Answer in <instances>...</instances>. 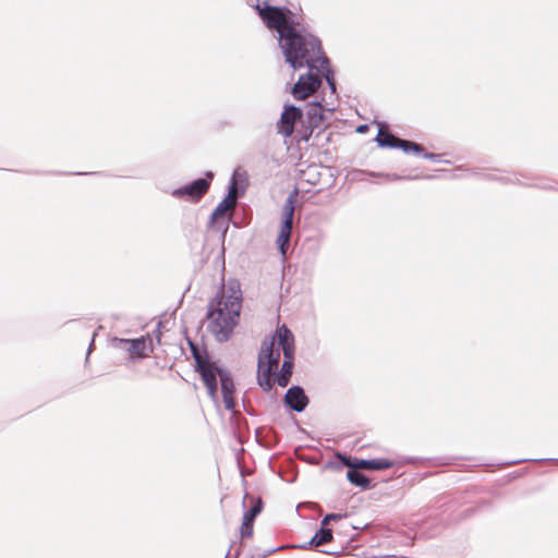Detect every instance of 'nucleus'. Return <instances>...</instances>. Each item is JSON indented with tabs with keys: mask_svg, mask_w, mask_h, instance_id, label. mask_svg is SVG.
<instances>
[{
	"mask_svg": "<svg viewBox=\"0 0 558 558\" xmlns=\"http://www.w3.org/2000/svg\"><path fill=\"white\" fill-rule=\"evenodd\" d=\"M274 374V371H270L269 367H257V381L259 387L268 392L272 388V381H271V375Z\"/></svg>",
	"mask_w": 558,
	"mask_h": 558,
	"instance_id": "obj_18",
	"label": "nucleus"
},
{
	"mask_svg": "<svg viewBox=\"0 0 558 558\" xmlns=\"http://www.w3.org/2000/svg\"><path fill=\"white\" fill-rule=\"evenodd\" d=\"M283 401L291 410L301 413L308 404V397L301 386L294 385L287 390Z\"/></svg>",
	"mask_w": 558,
	"mask_h": 558,
	"instance_id": "obj_9",
	"label": "nucleus"
},
{
	"mask_svg": "<svg viewBox=\"0 0 558 558\" xmlns=\"http://www.w3.org/2000/svg\"><path fill=\"white\" fill-rule=\"evenodd\" d=\"M130 340L131 339L113 338L112 339V345L116 349H120V350L129 352Z\"/></svg>",
	"mask_w": 558,
	"mask_h": 558,
	"instance_id": "obj_24",
	"label": "nucleus"
},
{
	"mask_svg": "<svg viewBox=\"0 0 558 558\" xmlns=\"http://www.w3.org/2000/svg\"><path fill=\"white\" fill-rule=\"evenodd\" d=\"M351 469L347 472V480L355 485L356 487H360L362 489H367L369 487V480L357 469L354 466H350Z\"/></svg>",
	"mask_w": 558,
	"mask_h": 558,
	"instance_id": "obj_17",
	"label": "nucleus"
},
{
	"mask_svg": "<svg viewBox=\"0 0 558 558\" xmlns=\"http://www.w3.org/2000/svg\"><path fill=\"white\" fill-rule=\"evenodd\" d=\"M372 175L373 177H383V178L387 179L388 181H397V180L401 179V177L398 175L397 173H375V172H372Z\"/></svg>",
	"mask_w": 558,
	"mask_h": 558,
	"instance_id": "obj_29",
	"label": "nucleus"
},
{
	"mask_svg": "<svg viewBox=\"0 0 558 558\" xmlns=\"http://www.w3.org/2000/svg\"><path fill=\"white\" fill-rule=\"evenodd\" d=\"M263 502L260 499H257L255 504L244 513L243 520L246 522H254L255 518L262 512Z\"/></svg>",
	"mask_w": 558,
	"mask_h": 558,
	"instance_id": "obj_23",
	"label": "nucleus"
},
{
	"mask_svg": "<svg viewBox=\"0 0 558 558\" xmlns=\"http://www.w3.org/2000/svg\"><path fill=\"white\" fill-rule=\"evenodd\" d=\"M367 129H368V125H367V124H362V125H359V126L356 128V132H357V133H365V132L367 131Z\"/></svg>",
	"mask_w": 558,
	"mask_h": 558,
	"instance_id": "obj_31",
	"label": "nucleus"
},
{
	"mask_svg": "<svg viewBox=\"0 0 558 558\" xmlns=\"http://www.w3.org/2000/svg\"><path fill=\"white\" fill-rule=\"evenodd\" d=\"M284 61L294 70H314L326 59L320 40L298 23L292 29L281 33L278 38Z\"/></svg>",
	"mask_w": 558,
	"mask_h": 558,
	"instance_id": "obj_2",
	"label": "nucleus"
},
{
	"mask_svg": "<svg viewBox=\"0 0 558 558\" xmlns=\"http://www.w3.org/2000/svg\"><path fill=\"white\" fill-rule=\"evenodd\" d=\"M242 292L236 281L222 286L207 308V329L219 342L229 340L242 307Z\"/></svg>",
	"mask_w": 558,
	"mask_h": 558,
	"instance_id": "obj_1",
	"label": "nucleus"
},
{
	"mask_svg": "<svg viewBox=\"0 0 558 558\" xmlns=\"http://www.w3.org/2000/svg\"><path fill=\"white\" fill-rule=\"evenodd\" d=\"M398 140L389 132L383 131V128H379L375 141L379 147L397 148Z\"/></svg>",
	"mask_w": 558,
	"mask_h": 558,
	"instance_id": "obj_19",
	"label": "nucleus"
},
{
	"mask_svg": "<svg viewBox=\"0 0 558 558\" xmlns=\"http://www.w3.org/2000/svg\"><path fill=\"white\" fill-rule=\"evenodd\" d=\"M298 195V189H294L288 195L282 208V221L280 227L292 228Z\"/></svg>",
	"mask_w": 558,
	"mask_h": 558,
	"instance_id": "obj_13",
	"label": "nucleus"
},
{
	"mask_svg": "<svg viewBox=\"0 0 558 558\" xmlns=\"http://www.w3.org/2000/svg\"><path fill=\"white\" fill-rule=\"evenodd\" d=\"M310 119L312 120V123L315 124L317 121H320L324 117V114L320 112V107L315 106L311 109L308 112Z\"/></svg>",
	"mask_w": 558,
	"mask_h": 558,
	"instance_id": "obj_25",
	"label": "nucleus"
},
{
	"mask_svg": "<svg viewBox=\"0 0 558 558\" xmlns=\"http://www.w3.org/2000/svg\"><path fill=\"white\" fill-rule=\"evenodd\" d=\"M397 148L402 149L404 153L421 154L424 151V148L422 145H420L415 142L407 141V140H398Z\"/></svg>",
	"mask_w": 558,
	"mask_h": 558,
	"instance_id": "obj_22",
	"label": "nucleus"
},
{
	"mask_svg": "<svg viewBox=\"0 0 558 558\" xmlns=\"http://www.w3.org/2000/svg\"><path fill=\"white\" fill-rule=\"evenodd\" d=\"M193 357L196 364V372L201 375L209 398L217 401V376L220 380L221 393L225 408L228 411H234L235 402L233 399L234 384L233 379L226 368L210 362L208 357L201 353L193 344H191Z\"/></svg>",
	"mask_w": 558,
	"mask_h": 558,
	"instance_id": "obj_3",
	"label": "nucleus"
},
{
	"mask_svg": "<svg viewBox=\"0 0 558 558\" xmlns=\"http://www.w3.org/2000/svg\"><path fill=\"white\" fill-rule=\"evenodd\" d=\"M235 199H229V197H225L214 209L210 216V221L214 222L220 216H223L228 209L235 206Z\"/></svg>",
	"mask_w": 558,
	"mask_h": 558,
	"instance_id": "obj_21",
	"label": "nucleus"
},
{
	"mask_svg": "<svg viewBox=\"0 0 558 558\" xmlns=\"http://www.w3.org/2000/svg\"><path fill=\"white\" fill-rule=\"evenodd\" d=\"M332 539V531L329 527L320 526V529L314 534L307 544L300 545V548H306L307 546L318 547Z\"/></svg>",
	"mask_w": 558,
	"mask_h": 558,
	"instance_id": "obj_14",
	"label": "nucleus"
},
{
	"mask_svg": "<svg viewBox=\"0 0 558 558\" xmlns=\"http://www.w3.org/2000/svg\"><path fill=\"white\" fill-rule=\"evenodd\" d=\"M347 514H342V513H328L326 514L323 520H322V525L323 526H326L330 521H336V520H339V519H342V518H345Z\"/></svg>",
	"mask_w": 558,
	"mask_h": 558,
	"instance_id": "obj_27",
	"label": "nucleus"
},
{
	"mask_svg": "<svg viewBox=\"0 0 558 558\" xmlns=\"http://www.w3.org/2000/svg\"><path fill=\"white\" fill-rule=\"evenodd\" d=\"M272 339H277L279 347L282 349L283 357L294 360V336L286 325L277 328Z\"/></svg>",
	"mask_w": 558,
	"mask_h": 558,
	"instance_id": "obj_10",
	"label": "nucleus"
},
{
	"mask_svg": "<svg viewBox=\"0 0 558 558\" xmlns=\"http://www.w3.org/2000/svg\"><path fill=\"white\" fill-rule=\"evenodd\" d=\"M280 359V352L278 349L274 347V339H265L262 342V349L258 354V368L269 367L270 371H276L278 368Z\"/></svg>",
	"mask_w": 558,
	"mask_h": 558,
	"instance_id": "obj_8",
	"label": "nucleus"
},
{
	"mask_svg": "<svg viewBox=\"0 0 558 558\" xmlns=\"http://www.w3.org/2000/svg\"><path fill=\"white\" fill-rule=\"evenodd\" d=\"M423 157L425 159L432 160L434 162H440L441 161V155H438V154L425 153V154H423Z\"/></svg>",
	"mask_w": 558,
	"mask_h": 558,
	"instance_id": "obj_30",
	"label": "nucleus"
},
{
	"mask_svg": "<svg viewBox=\"0 0 558 558\" xmlns=\"http://www.w3.org/2000/svg\"><path fill=\"white\" fill-rule=\"evenodd\" d=\"M314 70L317 73L322 74V76L325 78L326 83L330 87V90L332 93H335L336 92V82H335V77H333V72L329 65V59L328 58L322 59L320 64H318Z\"/></svg>",
	"mask_w": 558,
	"mask_h": 558,
	"instance_id": "obj_16",
	"label": "nucleus"
},
{
	"mask_svg": "<svg viewBox=\"0 0 558 558\" xmlns=\"http://www.w3.org/2000/svg\"><path fill=\"white\" fill-rule=\"evenodd\" d=\"M292 228L280 227L279 234L277 236L276 243L279 248V252L282 255H286L290 239H291Z\"/></svg>",
	"mask_w": 558,
	"mask_h": 558,
	"instance_id": "obj_20",
	"label": "nucleus"
},
{
	"mask_svg": "<svg viewBox=\"0 0 558 558\" xmlns=\"http://www.w3.org/2000/svg\"><path fill=\"white\" fill-rule=\"evenodd\" d=\"M256 9L266 26L278 33V38H281V33L296 26V23L291 19L292 12L286 7H274L263 2L262 5L257 4Z\"/></svg>",
	"mask_w": 558,
	"mask_h": 558,
	"instance_id": "obj_4",
	"label": "nucleus"
},
{
	"mask_svg": "<svg viewBox=\"0 0 558 558\" xmlns=\"http://www.w3.org/2000/svg\"><path fill=\"white\" fill-rule=\"evenodd\" d=\"M342 460L344 464L348 466H354L366 470H385L393 465V463L390 460L385 458L361 459L357 460L356 462H351L349 458H343Z\"/></svg>",
	"mask_w": 558,
	"mask_h": 558,
	"instance_id": "obj_11",
	"label": "nucleus"
},
{
	"mask_svg": "<svg viewBox=\"0 0 558 558\" xmlns=\"http://www.w3.org/2000/svg\"><path fill=\"white\" fill-rule=\"evenodd\" d=\"M213 178L214 173L207 171L205 178L196 179L189 184L172 190L171 195L177 198H185L186 201L196 203L208 191Z\"/></svg>",
	"mask_w": 558,
	"mask_h": 558,
	"instance_id": "obj_5",
	"label": "nucleus"
},
{
	"mask_svg": "<svg viewBox=\"0 0 558 558\" xmlns=\"http://www.w3.org/2000/svg\"><path fill=\"white\" fill-rule=\"evenodd\" d=\"M241 535L243 537H250L253 535V523L252 522H246L245 520H243L242 526H241Z\"/></svg>",
	"mask_w": 558,
	"mask_h": 558,
	"instance_id": "obj_28",
	"label": "nucleus"
},
{
	"mask_svg": "<svg viewBox=\"0 0 558 558\" xmlns=\"http://www.w3.org/2000/svg\"><path fill=\"white\" fill-rule=\"evenodd\" d=\"M227 197H229V199H235L236 201V197H238V186H236V180L234 178V175L232 177V180L230 182V185L228 187V195Z\"/></svg>",
	"mask_w": 558,
	"mask_h": 558,
	"instance_id": "obj_26",
	"label": "nucleus"
},
{
	"mask_svg": "<svg viewBox=\"0 0 558 558\" xmlns=\"http://www.w3.org/2000/svg\"><path fill=\"white\" fill-rule=\"evenodd\" d=\"M294 360L283 359L281 368L277 374L276 380L280 387H287L293 373Z\"/></svg>",
	"mask_w": 558,
	"mask_h": 558,
	"instance_id": "obj_15",
	"label": "nucleus"
},
{
	"mask_svg": "<svg viewBox=\"0 0 558 558\" xmlns=\"http://www.w3.org/2000/svg\"><path fill=\"white\" fill-rule=\"evenodd\" d=\"M153 351V342L149 336L130 340L129 353L133 357L143 359Z\"/></svg>",
	"mask_w": 558,
	"mask_h": 558,
	"instance_id": "obj_12",
	"label": "nucleus"
},
{
	"mask_svg": "<svg viewBox=\"0 0 558 558\" xmlns=\"http://www.w3.org/2000/svg\"><path fill=\"white\" fill-rule=\"evenodd\" d=\"M313 71L314 70L308 69L307 73L300 75L298 82L294 84L292 95L296 99H305L319 88L322 80L317 74H314Z\"/></svg>",
	"mask_w": 558,
	"mask_h": 558,
	"instance_id": "obj_6",
	"label": "nucleus"
},
{
	"mask_svg": "<svg viewBox=\"0 0 558 558\" xmlns=\"http://www.w3.org/2000/svg\"><path fill=\"white\" fill-rule=\"evenodd\" d=\"M302 116L303 112L300 107L293 105L286 106L280 117L278 133L282 134L284 137H290L293 134L295 122L300 120Z\"/></svg>",
	"mask_w": 558,
	"mask_h": 558,
	"instance_id": "obj_7",
	"label": "nucleus"
}]
</instances>
